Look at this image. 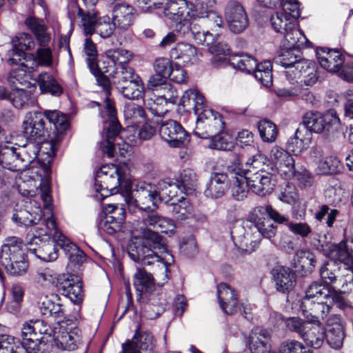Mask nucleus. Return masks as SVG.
<instances>
[{
    "label": "nucleus",
    "instance_id": "54",
    "mask_svg": "<svg viewBox=\"0 0 353 353\" xmlns=\"http://www.w3.org/2000/svg\"><path fill=\"white\" fill-rule=\"evenodd\" d=\"M270 23L275 32L282 33L294 27V21L281 10L275 12L270 17Z\"/></svg>",
    "mask_w": 353,
    "mask_h": 353
},
{
    "label": "nucleus",
    "instance_id": "14",
    "mask_svg": "<svg viewBox=\"0 0 353 353\" xmlns=\"http://www.w3.org/2000/svg\"><path fill=\"white\" fill-rule=\"evenodd\" d=\"M54 339L58 348L74 351L81 344V332L78 327H69L63 323L54 327Z\"/></svg>",
    "mask_w": 353,
    "mask_h": 353
},
{
    "label": "nucleus",
    "instance_id": "59",
    "mask_svg": "<svg viewBox=\"0 0 353 353\" xmlns=\"http://www.w3.org/2000/svg\"><path fill=\"white\" fill-rule=\"evenodd\" d=\"M258 130L261 139L266 143L274 142L277 137L276 125L271 121L263 119L258 123Z\"/></svg>",
    "mask_w": 353,
    "mask_h": 353
},
{
    "label": "nucleus",
    "instance_id": "9",
    "mask_svg": "<svg viewBox=\"0 0 353 353\" xmlns=\"http://www.w3.org/2000/svg\"><path fill=\"white\" fill-rule=\"evenodd\" d=\"M260 233L254 228H251L248 223L236 224L231 230V236L235 246L245 253L254 252L259 246Z\"/></svg>",
    "mask_w": 353,
    "mask_h": 353
},
{
    "label": "nucleus",
    "instance_id": "39",
    "mask_svg": "<svg viewBox=\"0 0 353 353\" xmlns=\"http://www.w3.org/2000/svg\"><path fill=\"white\" fill-rule=\"evenodd\" d=\"M299 49L296 48H286L282 50L281 53L275 58L276 63L281 66L292 69L296 68V65L299 61H303L301 59Z\"/></svg>",
    "mask_w": 353,
    "mask_h": 353
},
{
    "label": "nucleus",
    "instance_id": "38",
    "mask_svg": "<svg viewBox=\"0 0 353 353\" xmlns=\"http://www.w3.org/2000/svg\"><path fill=\"white\" fill-rule=\"evenodd\" d=\"M54 241L50 240L39 243L36 245L37 248H29V250L33 253L37 258L46 262L55 261L58 257V250L56 248Z\"/></svg>",
    "mask_w": 353,
    "mask_h": 353
},
{
    "label": "nucleus",
    "instance_id": "21",
    "mask_svg": "<svg viewBox=\"0 0 353 353\" xmlns=\"http://www.w3.org/2000/svg\"><path fill=\"white\" fill-rule=\"evenodd\" d=\"M217 296L221 310L228 315L236 314L239 309V294L228 284L221 283L217 285Z\"/></svg>",
    "mask_w": 353,
    "mask_h": 353
},
{
    "label": "nucleus",
    "instance_id": "20",
    "mask_svg": "<svg viewBox=\"0 0 353 353\" xmlns=\"http://www.w3.org/2000/svg\"><path fill=\"white\" fill-rule=\"evenodd\" d=\"M59 290L72 302L80 303L83 300V290L81 279L74 274H63L61 276Z\"/></svg>",
    "mask_w": 353,
    "mask_h": 353
},
{
    "label": "nucleus",
    "instance_id": "5",
    "mask_svg": "<svg viewBox=\"0 0 353 353\" xmlns=\"http://www.w3.org/2000/svg\"><path fill=\"white\" fill-rule=\"evenodd\" d=\"M303 127L311 133H323L326 137H334L341 130V123L334 110L321 114L319 112H307L303 118Z\"/></svg>",
    "mask_w": 353,
    "mask_h": 353
},
{
    "label": "nucleus",
    "instance_id": "12",
    "mask_svg": "<svg viewBox=\"0 0 353 353\" xmlns=\"http://www.w3.org/2000/svg\"><path fill=\"white\" fill-rule=\"evenodd\" d=\"M224 16L229 30L234 33L239 34L248 26L249 19L245 9L236 0H230L226 3Z\"/></svg>",
    "mask_w": 353,
    "mask_h": 353
},
{
    "label": "nucleus",
    "instance_id": "50",
    "mask_svg": "<svg viewBox=\"0 0 353 353\" xmlns=\"http://www.w3.org/2000/svg\"><path fill=\"white\" fill-rule=\"evenodd\" d=\"M19 153L23 159L25 169L35 159L40 151V143L29 141L23 145H18Z\"/></svg>",
    "mask_w": 353,
    "mask_h": 353
},
{
    "label": "nucleus",
    "instance_id": "23",
    "mask_svg": "<svg viewBox=\"0 0 353 353\" xmlns=\"http://www.w3.org/2000/svg\"><path fill=\"white\" fill-rule=\"evenodd\" d=\"M98 0H77L73 7L77 10V14L81 18V27L85 35H91L96 22V13L94 7Z\"/></svg>",
    "mask_w": 353,
    "mask_h": 353
},
{
    "label": "nucleus",
    "instance_id": "6",
    "mask_svg": "<svg viewBox=\"0 0 353 353\" xmlns=\"http://www.w3.org/2000/svg\"><path fill=\"white\" fill-rule=\"evenodd\" d=\"M224 126L223 117L219 112L205 109L198 115L194 134L201 139H208L223 132Z\"/></svg>",
    "mask_w": 353,
    "mask_h": 353
},
{
    "label": "nucleus",
    "instance_id": "43",
    "mask_svg": "<svg viewBox=\"0 0 353 353\" xmlns=\"http://www.w3.org/2000/svg\"><path fill=\"white\" fill-rule=\"evenodd\" d=\"M130 258L136 263H141L143 265H150L160 261V256L156 251L151 250H137L130 248L128 251Z\"/></svg>",
    "mask_w": 353,
    "mask_h": 353
},
{
    "label": "nucleus",
    "instance_id": "56",
    "mask_svg": "<svg viewBox=\"0 0 353 353\" xmlns=\"http://www.w3.org/2000/svg\"><path fill=\"white\" fill-rule=\"evenodd\" d=\"M272 68L271 62L265 61L259 64L256 63V68L252 70L255 78L265 87H269L272 85Z\"/></svg>",
    "mask_w": 353,
    "mask_h": 353
},
{
    "label": "nucleus",
    "instance_id": "45",
    "mask_svg": "<svg viewBox=\"0 0 353 353\" xmlns=\"http://www.w3.org/2000/svg\"><path fill=\"white\" fill-rule=\"evenodd\" d=\"M61 274H58L50 268H41L34 275L35 281L43 286L54 285L58 288Z\"/></svg>",
    "mask_w": 353,
    "mask_h": 353
},
{
    "label": "nucleus",
    "instance_id": "62",
    "mask_svg": "<svg viewBox=\"0 0 353 353\" xmlns=\"http://www.w3.org/2000/svg\"><path fill=\"white\" fill-rule=\"evenodd\" d=\"M341 162L335 157H327L318 163L317 172L320 174H332L340 171Z\"/></svg>",
    "mask_w": 353,
    "mask_h": 353
},
{
    "label": "nucleus",
    "instance_id": "61",
    "mask_svg": "<svg viewBox=\"0 0 353 353\" xmlns=\"http://www.w3.org/2000/svg\"><path fill=\"white\" fill-rule=\"evenodd\" d=\"M197 177L195 172L190 168L184 170L177 180L179 188H182L186 193L191 192L196 186Z\"/></svg>",
    "mask_w": 353,
    "mask_h": 353
},
{
    "label": "nucleus",
    "instance_id": "34",
    "mask_svg": "<svg viewBox=\"0 0 353 353\" xmlns=\"http://www.w3.org/2000/svg\"><path fill=\"white\" fill-rule=\"evenodd\" d=\"M134 285L140 294H150L155 289L152 274L141 268H137V272L134 275Z\"/></svg>",
    "mask_w": 353,
    "mask_h": 353
},
{
    "label": "nucleus",
    "instance_id": "17",
    "mask_svg": "<svg viewBox=\"0 0 353 353\" xmlns=\"http://www.w3.org/2000/svg\"><path fill=\"white\" fill-rule=\"evenodd\" d=\"M23 132L30 139L44 138L48 132L43 114L37 111L28 112L23 121Z\"/></svg>",
    "mask_w": 353,
    "mask_h": 353
},
{
    "label": "nucleus",
    "instance_id": "4",
    "mask_svg": "<svg viewBox=\"0 0 353 353\" xmlns=\"http://www.w3.org/2000/svg\"><path fill=\"white\" fill-rule=\"evenodd\" d=\"M349 241H341L339 243H327L321 245V249L324 254L334 262L343 263L347 273L339 277L341 285L336 288L340 290L347 286L353 285V258L350 252Z\"/></svg>",
    "mask_w": 353,
    "mask_h": 353
},
{
    "label": "nucleus",
    "instance_id": "32",
    "mask_svg": "<svg viewBox=\"0 0 353 353\" xmlns=\"http://www.w3.org/2000/svg\"><path fill=\"white\" fill-rule=\"evenodd\" d=\"M312 141V133L305 127H299L288 142V147L295 155L306 150Z\"/></svg>",
    "mask_w": 353,
    "mask_h": 353
},
{
    "label": "nucleus",
    "instance_id": "24",
    "mask_svg": "<svg viewBox=\"0 0 353 353\" xmlns=\"http://www.w3.org/2000/svg\"><path fill=\"white\" fill-rule=\"evenodd\" d=\"M301 309L303 315L310 323L319 325L330 311V307L324 303L303 299Z\"/></svg>",
    "mask_w": 353,
    "mask_h": 353
},
{
    "label": "nucleus",
    "instance_id": "29",
    "mask_svg": "<svg viewBox=\"0 0 353 353\" xmlns=\"http://www.w3.org/2000/svg\"><path fill=\"white\" fill-rule=\"evenodd\" d=\"M270 335L266 330L256 327L252 330L248 339L252 353H274L269 345Z\"/></svg>",
    "mask_w": 353,
    "mask_h": 353
},
{
    "label": "nucleus",
    "instance_id": "47",
    "mask_svg": "<svg viewBox=\"0 0 353 353\" xmlns=\"http://www.w3.org/2000/svg\"><path fill=\"white\" fill-rule=\"evenodd\" d=\"M30 72L25 68L14 69L8 77V83L12 89L28 88L30 87Z\"/></svg>",
    "mask_w": 353,
    "mask_h": 353
},
{
    "label": "nucleus",
    "instance_id": "35",
    "mask_svg": "<svg viewBox=\"0 0 353 353\" xmlns=\"http://www.w3.org/2000/svg\"><path fill=\"white\" fill-rule=\"evenodd\" d=\"M58 245L69 253V260L74 265H80L85 259L84 252L74 243H72L64 234H58Z\"/></svg>",
    "mask_w": 353,
    "mask_h": 353
},
{
    "label": "nucleus",
    "instance_id": "11",
    "mask_svg": "<svg viewBox=\"0 0 353 353\" xmlns=\"http://www.w3.org/2000/svg\"><path fill=\"white\" fill-rule=\"evenodd\" d=\"M230 188L232 196L236 201H243L247 198L250 185L246 177L247 171L243 168L238 160L229 165Z\"/></svg>",
    "mask_w": 353,
    "mask_h": 353
},
{
    "label": "nucleus",
    "instance_id": "7",
    "mask_svg": "<svg viewBox=\"0 0 353 353\" xmlns=\"http://www.w3.org/2000/svg\"><path fill=\"white\" fill-rule=\"evenodd\" d=\"M27 234L26 240L30 245H39V243L48 241L50 238L58 245V234H63L59 231L57 222L52 213L43 214V219Z\"/></svg>",
    "mask_w": 353,
    "mask_h": 353
},
{
    "label": "nucleus",
    "instance_id": "58",
    "mask_svg": "<svg viewBox=\"0 0 353 353\" xmlns=\"http://www.w3.org/2000/svg\"><path fill=\"white\" fill-rule=\"evenodd\" d=\"M302 338L314 348H319L323 343L325 334L319 325L314 326L310 324Z\"/></svg>",
    "mask_w": 353,
    "mask_h": 353
},
{
    "label": "nucleus",
    "instance_id": "41",
    "mask_svg": "<svg viewBox=\"0 0 353 353\" xmlns=\"http://www.w3.org/2000/svg\"><path fill=\"white\" fill-rule=\"evenodd\" d=\"M181 101L183 106L192 105L194 112L197 115L205 109L204 108L205 98L196 90L190 89L186 90L183 94Z\"/></svg>",
    "mask_w": 353,
    "mask_h": 353
},
{
    "label": "nucleus",
    "instance_id": "1",
    "mask_svg": "<svg viewBox=\"0 0 353 353\" xmlns=\"http://www.w3.org/2000/svg\"><path fill=\"white\" fill-rule=\"evenodd\" d=\"M95 77L97 82L105 92V110L107 121L105 122L103 139L100 143V148L103 154L112 158L115 153V139L119 135L121 126L117 118V111L114 102L109 98L111 90V82L109 78L101 72L98 65L96 72L90 71Z\"/></svg>",
    "mask_w": 353,
    "mask_h": 353
},
{
    "label": "nucleus",
    "instance_id": "53",
    "mask_svg": "<svg viewBox=\"0 0 353 353\" xmlns=\"http://www.w3.org/2000/svg\"><path fill=\"white\" fill-rule=\"evenodd\" d=\"M154 210L151 209L148 211L140 212L141 213V220H138L136 223H134L133 230H140L139 228H143L144 230H150L149 227L157 229L160 216L154 212Z\"/></svg>",
    "mask_w": 353,
    "mask_h": 353
},
{
    "label": "nucleus",
    "instance_id": "40",
    "mask_svg": "<svg viewBox=\"0 0 353 353\" xmlns=\"http://www.w3.org/2000/svg\"><path fill=\"white\" fill-rule=\"evenodd\" d=\"M119 216L107 214L104 220H101L99 224V229L110 234L120 231L122 228L123 222L125 219V212L124 209H120Z\"/></svg>",
    "mask_w": 353,
    "mask_h": 353
},
{
    "label": "nucleus",
    "instance_id": "64",
    "mask_svg": "<svg viewBox=\"0 0 353 353\" xmlns=\"http://www.w3.org/2000/svg\"><path fill=\"white\" fill-rule=\"evenodd\" d=\"M133 341L136 342L142 351L151 352L155 347L154 336L149 332H139L137 330L133 336Z\"/></svg>",
    "mask_w": 353,
    "mask_h": 353
},
{
    "label": "nucleus",
    "instance_id": "46",
    "mask_svg": "<svg viewBox=\"0 0 353 353\" xmlns=\"http://www.w3.org/2000/svg\"><path fill=\"white\" fill-rule=\"evenodd\" d=\"M118 90L128 99H139L142 98L144 94V85L139 77L137 79H134L127 85L120 87L118 88Z\"/></svg>",
    "mask_w": 353,
    "mask_h": 353
},
{
    "label": "nucleus",
    "instance_id": "36",
    "mask_svg": "<svg viewBox=\"0 0 353 353\" xmlns=\"http://www.w3.org/2000/svg\"><path fill=\"white\" fill-rule=\"evenodd\" d=\"M281 34L284 35L283 46L286 48L301 49L305 47L308 41L303 32L296 28V24L294 27L288 28L286 32Z\"/></svg>",
    "mask_w": 353,
    "mask_h": 353
},
{
    "label": "nucleus",
    "instance_id": "28",
    "mask_svg": "<svg viewBox=\"0 0 353 353\" xmlns=\"http://www.w3.org/2000/svg\"><path fill=\"white\" fill-rule=\"evenodd\" d=\"M170 57L179 61L184 65L193 64L199 60L201 54L192 45L181 42L178 43L170 52Z\"/></svg>",
    "mask_w": 353,
    "mask_h": 353
},
{
    "label": "nucleus",
    "instance_id": "13",
    "mask_svg": "<svg viewBox=\"0 0 353 353\" xmlns=\"http://www.w3.org/2000/svg\"><path fill=\"white\" fill-rule=\"evenodd\" d=\"M161 4L165 16L179 23L195 19L198 15L194 5L186 0H165Z\"/></svg>",
    "mask_w": 353,
    "mask_h": 353
},
{
    "label": "nucleus",
    "instance_id": "42",
    "mask_svg": "<svg viewBox=\"0 0 353 353\" xmlns=\"http://www.w3.org/2000/svg\"><path fill=\"white\" fill-rule=\"evenodd\" d=\"M209 51L215 55L212 59V63L216 66H225L230 61L225 57H221L219 56L229 55L231 52L230 48L223 41H215L209 46Z\"/></svg>",
    "mask_w": 353,
    "mask_h": 353
},
{
    "label": "nucleus",
    "instance_id": "37",
    "mask_svg": "<svg viewBox=\"0 0 353 353\" xmlns=\"http://www.w3.org/2000/svg\"><path fill=\"white\" fill-rule=\"evenodd\" d=\"M37 82L42 93H49L52 95L59 96L63 92V89L53 76L43 72L39 74Z\"/></svg>",
    "mask_w": 353,
    "mask_h": 353
},
{
    "label": "nucleus",
    "instance_id": "60",
    "mask_svg": "<svg viewBox=\"0 0 353 353\" xmlns=\"http://www.w3.org/2000/svg\"><path fill=\"white\" fill-rule=\"evenodd\" d=\"M116 28L114 21H111L109 17L97 19V13H96V22L94 25V31L91 34L96 32L102 38H109L112 35Z\"/></svg>",
    "mask_w": 353,
    "mask_h": 353
},
{
    "label": "nucleus",
    "instance_id": "15",
    "mask_svg": "<svg viewBox=\"0 0 353 353\" xmlns=\"http://www.w3.org/2000/svg\"><path fill=\"white\" fill-rule=\"evenodd\" d=\"M256 210L259 213L265 212L271 219L279 224H285L294 235L300 236L301 238H306L312 233V228L307 223L291 222L288 216L281 214L270 205L259 206L256 208Z\"/></svg>",
    "mask_w": 353,
    "mask_h": 353
},
{
    "label": "nucleus",
    "instance_id": "27",
    "mask_svg": "<svg viewBox=\"0 0 353 353\" xmlns=\"http://www.w3.org/2000/svg\"><path fill=\"white\" fill-rule=\"evenodd\" d=\"M0 163L5 168L14 172H21L25 169L22 157L17 147L5 145L0 153Z\"/></svg>",
    "mask_w": 353,
    "mask_h": 353
},
{
    "label": "nucleus",
    "instance_id": "57",
    "mask_svg": "<svg viewBox=\"0 0 353 353\" xmlns=\"http://www.w3.org/2000/svg\"><path fill=\"white\" fill-rule=\"evenodd\" d=\"M22 330H24V335L30 334V336L43 337V335L50 334V327L41 320L30 321L23 324Z\"/></svg>",
    "mask_w": 353,
    "mask_h": 353
},
{
    "label": "nucleus",
    "instance_id": "19",
    "mask_svg": "<svg viewBox=\"0 0 353 353\" xmlns=\"http://www.w3.org/2000/svg\"><path fill=\"white\" fill-rule=\"evenodd\" d=\"M246 177L250 190L260 196L270 194L274 186L272 174L265 170H246Z\"/></svg>",
    "mask_w": 353,
    "mask_h": 353
},
{
    "label": "nucleus",
    "instance_id": "22",
    "mask_svg": "<svg viewBox=\"0 0 353 353\" xmlns=\"http://www.w3.org/2000/svg\"><path fill=\"white\" fill-rule=\"evenodd\" d=\"M230 179L229 166L227 173L212 172L204 191L205 196L211 199H219L223 196L230 188Z\"/></svg>",
    "mask_w": 353,
    "mask_h": 353
},
{
    "label": "nucleus",
    "instance_id": "16",
    "mask_svg": "<svg viewBox=\"0 0 353 353\" xmlns=\"http://www.w3.org/2000/svg\"><path fill=\"white\" fill-rule=\"evenodd\" d=\"M159 134L172 147H181L189 142V135L181 125L176 121L163 122L159 127Z\"/></svg>",
    "mask_w": 353,
    "mask_h": 353
},
{
    "label": "nucleus",
    "instance_id": "49",
    "mask_svg": "<svg viewBox=\"0 0 353 353\" xmlns=\"http://www.w3.org/2000/svg\"><path fill=\"white\" fill-rule=\"evenodd\" d=\"M248 225L251 228H254L260 233V240L262 237L271 239L274 237L276 232V226L271 223L270 221L265 218L256 217Z\"/></svg>",
    "mask_w": 353,
    "mask_h": 353
},
{
    "label": "nucleus",
    "instance_id": "63",
    "mask_svg": "<svg viewBox=\"0 0 353 353\" xmlns=\"http://www.w3.org/2000/svg\"><path fill=\"white\" fill-rule=\"evenodd\" d=\"M178 203H172V216L177 220L183 221L189 217L192 211V207L189 200L181 197Z\"/></svg>",
    "mask_w": 353,
    "mask_h": 353
},
{
    "label": "nucleus",
    "instance_id": "51",
    "mask_svg": "<svg viewBox=\"0 0 353 353\" xmlns=\"http://www.w3.org/2000/svg\"><path fill=\"white\" fill-rule=\"evenodd\" d=\"M228 65L243 72L250 73L256 66V60L248 54H240L233 56Z\"/></svg>",
    "mask_w": 353,
    "mask_h": 353
},
{
    "label": "nucleus",
    "instance_id": "10",
    "mask_svg": "<svg viewBox=\"0 0 353 353\" xmlns=\"http://www.w3.org/2000/svg\"><path fill=\"white\" fill-rule=\"evenodd\" d=\"M134 199L128 201L129 205L134 203L140 212L156 209L161 201V194L156 185L145 182H140L137 185Z\"/></svg>",
    "mask_w": 353,
    "mask_h": 353
},
{
    "label": "nucleus",
    "instance_id": "26",
    "mask_svg": "<svg viewBox=\"0 0 353 353\" xmlns=\"http://www.w3.org/2000/svg\"><path fill=\"white\" fill-rule=\"evenodd\" d=\"M318 61L321 66L330 72H336L343 65V55L336 50L318 48L316 50Z\"/></svg>",
    "mask_w": 353,
    "mask_h": 353
},
{
    "label": "nucleus",
    "instance_id": "33",
    "mask_svg": "<svg viewBox=\"0 0 353 353\" xmlns=\"http://www.w3.org/2000/svg\"><path fill=\"white\" fill-rule=\"evenodd\" d=\"M276 290L285 293L293 289L295 285L296 276L288 268L280 267L274 275Z\"/></svg>",
    "mask_w": 353,
    "mask_h": 353
},
{
    "label": "nucleus",
    "instance_id": "31",
    "mask_svg": "<svg viewBox=\"0 0 353 353\" xmlns=\"http://www.w3.org/2000/svg\"><path fill=\"white\" fill-rule=\"evenodd\" d=\"M27 28L34 35L40 46H46L50 41V34L48 32V27L41 19L28 16L24 21Z\"/></svg>",
    "mask_w": 353,
    "mask_h": 353
},
{
    "label": "nucleus",
    "instance_id": "8",
    "mask_svg": "<svg viewBox=\"0 0 353 353\" xmlns=\"http://www.w3.org/2000/svg\"><path fill=\"white\" fill-rule=\"evenodd\" d=\"M120 176L114 165H103L96 173L94 188L100 194L101 199L118 192Z\"/></svg>",
    "mask_w": 353,
    "mask_h": 353
},
{
    "label": "nucleus",
    "instance_id": "2",
    "mask_svg": "<svg viewBox=\"0 0 353 353\" xmlns=\"http://www.w3.org/2000/svg\"><path fill=\"white\" fill-rule=\"evenodd\" d=\"M23 241L17 236H8L1 245L0 263L9 274L21 276L26 273L28 261L23 251Z\"/></svg>",
    "mask_w": 353,
    "mask_h": 353
},
{
    "label": "nucleus",
    "instance_id": "18",
    "mask_svg": "<svg viewBox=\"0 0 353 353\" xmlns=\"http://www.w3.org/2000/svg\"><path fill=\"white\" fill-rule=\"evenodd\" d=\"M270 159L281 176L285 179L294 176V160L288 151L279 146H274L270 151Z\"/></svg>",
    "mask_w": 353,
    "mask_h": 353
},
{
    "label": "nucleus",
    "instance_id": "3",
    "mask_svg": "<svg viewBox=\"0 0 353 353\" xmlns=\"http://www.w3.org/2000/svg\"><path fill=\"white\" fill-rule=\"evenodd\" d=\"M105 57L112 64V68L110 66L105 72L111 76L112 83L117 89L137 79L139 77L129 65L133 57V54L130 51L123 48L110 49L105 52Z\"/></svg>",
    "mask_w": 353,
    "mask_h": 353
},
{
    "label": "nucleus",
    "instance_id": "44",
    "mask_svg": "<svg viewBox=\"0 0 353 353\" xmlns=\"http://www.w3.org/2000/svg\"><path fill=\"white\" fill-rule=\"evenodd\" d=\"M22 341L21 345L23 346L26 353H43L46 350V343L43 341V337L30 336V334L24 335V330L21 329V334Z\"/></svg>",
    "mask_w": 353,
    "mask_h": 353
},
{
    "label": "nucleus",
    "instance_id": "48",
    "mask_svg": "<svg viewBox=\"0 0 353 353\" xmlns=\"http://www.w3.org/2000/svg\"><path fill=\"white\" fill-rule=\"evenodd\" d=\"M34 212V215L26 209L16 210L12 219L15 223L24 226H33L37 225L41 220V210Z\"/></svg>",
    "mask_w": 353,
    "mask_h": 353
},
{
    "label": "nucleus",
    "instance_id": "30",
    "mask_svg": "<svg viewBox=\"0 0 353 353\" xmlns=\"http://www.w3.org/2000/svg\"><path fill=\"white\" fill-rule=\"evenodd\" d=\"M316 259L314 254L307 250H299L296 252L292 266L301 276L310 274L314 269Z\"/></svg>",
    "mask_w": 353,
    "mask_h": 353
},
{
    "label": "nucleus",
    "instance_id": "25",
    "mask_svg": "<svg viewBox=\"0 0 353 353\" xmlns=\"http://www.w3.org/2000/svg\"><path fill=\"white\" fill-rule=\"evenodd\" d=\"M140 230L134 231L132 233L134 236H137L135 233H137V236L141 238V245L138 247H135L134 250H151L154 251L159 250L160 252H164L166 250L165 242L163 238L158 234L157 232H154L152 230H144L143 228H139Z\"/></svg>",
    "mask_w": 353,
    "mask_h": 353
},
{
    "label": "nucleus",
    "instance_id": "52",
    "mask_svg": "<svg viewBox=\"0 0 353 353\" xmlns=\"http://www.w3.org/2000/svg\"><path fill=\"white\" fill-rule=\"evenodd\" d=\"M338 272L339 270L334 263L326 262L320 269L321 278L325 284L332 285L333 288H336L339 284L341 285Z\"/></svg>",
    "mask_w": 353,
    "mask_h": 353
},
{
    "label": "nucleus",
    "instance_id": "55",
    "mask_svg": "<svg viewBox=\"0 0 353 353\" xmlns=\"http://www.w3.org/2000/svg\"><path fill=\"white\" fill-rule=\"evenodd\" d=\"M0 353H26L19 339L14 336L0 335Z\"/></svg>",
    "mask_w": 353,
    "mask_h": 353
}]
</instances>
